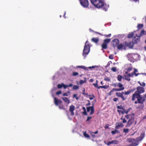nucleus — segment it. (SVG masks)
<instances>
[{"label":"nucleus","mask_w":146,"mask_h":146,"mask_svg":"<svg viewBox=\"0 0 146 146\" xmlns=\"http://www.w3.org/2000/svg\"><path fill=\"white\" fill-rule=\"evenodd\" d=\"M91 3L96 7L100 8L103 7V10L106 11L107 10V7L105 5L104 2L101 0H90Z\"/></svg>","instance_id":"f257e3e1"},{"label":"nucleus","mask_w":146,"mask_h":146,"mask_svg":"<svg viewBox=\"0 0 146 146\" xmlns=\"http://www.w3.org/2000/svg\"><path fill=\"white\" fill-rule=\"evenodd\" d=\"M137 91L133 94L132 96V100L133 101L135 100L136 98H138L141 96L140 94L145 92V89L143 87L138 86L136 88Z\"/></svg>","instance_id":"f03ea898"},{"label":"nucleus","mask_w":146,"mask_h":146,"mask_svg":"<svg viewBox=\"0 0 146 146\" xmlns=\"http://www.w3.org/2000/svg\"><path fill=\"white\" fill-rule=\"evenodd\" d=\"M88 42V41L87 40L86 42L83 50V55L84 56V55H85V56L88 54L90 51V45L89 44H87Z\"/></svg>","instance_id":"7ed1b4c3"},{"label":"nucleus","mask_w":146,"mask_h":146,"mask_svg":"<svg viewBox=\"0 0 146 146\" xmlns=\"http://www.w3.org/2000/svg\"><path fill=\"white\" fill-rule=\"evenodd\" d=\"M137 99V101H136L134 103L135 104H139L138 105L137 107L136 108L139 110H142L144 107V102L142 101L141 100L139 99L138 98H136Z\"/></svg>","instance_id":"20e7f679"},{"label":"nucleus","mask_w":146,"mask_h":146,"mask_svg":"<svg viewBox=\"0 0 146 146\" xmlns=\"http://www.w3.org/2000/svg\"><path fill=\"white\" fill-rule=\"evenodd\" d=\"M124 45V49L125 50L126 47H129V48H132L133 46V44H134L133 42L130 41L128 42L127 41H125L123 43Z\"/></svg>","instance_id":"39448f33"},{"label":"nucleus","mask_w":146,"mask_h":146,"mask_svg":"<svg viewBox=\"0 0 146 146\" xmlns=\"http://www.w3.org/2000/svg\"><path fill=\"white\" fill-rule=\"evenodd\" d=\"M81 5L84 7L86 8L89 5L88 0H79Z\"/></svg>","instance_id":"423d86ee"},{"label":"nucleus","mask_w":146,"mask_h":146,"mask_svg":"<svg viewBox=\"0 0 146 146\" xmlns=\"http://www.w3.org/2000/svg\"><path fill=\"white\" fill-rule=\"evenodd\" d=\"M136 55L134 54H129L127 55V57L129 60L131 62H133L134 59H136L135 57Z\"/></svg>","instance_id":"0eeeda50"},{"label":"nucleus","mask_w":146,"mask_h":146,"mask_svg":"<svg viewBox=\"0 0 146 146\" xmlns=\"http://www.w3.org/2000/svg\"><path fill=\"white\" fill-rule=\"evenodd\" d=\"M134 120V118L133 116L131 117L127 122L126 127H129L130 125L133 123Z\"/></svg>","instance_id":"6e6552de"},{"label":"nucleus","mask_w":146,"mask_h":146,"mask_svg":"<svg viewBox=\"0 0 146 146\" xmlns=\"http://www.w3.org/2000/svg\"><path fill=\"white\" fill-rule=\"evenodd\" d=\"M140 37L139 36H136L133 38L132 41L134 44H137L140 41Z\"/></svg>","instance_id":"1a4fd4ad"},{"label":"nucleus","mask_w":146,"mask_h":146,"mask_svg":"<svg viewBox=\"0 0 146 146\" xmlns=\"http://www.w3.org/2000/svg\"><path fill=\"white\" fill-rule=\"evenodd\" d=\"M119 43V40L117 39H114L112 41V44L113 47H115Z\"/></svg>","instance_id":"9d476101"},{"label":"nucleus","mask_w":146,"mask_h":146,"mask_svg":"<svg viewBox=\"0 0 146 146\" xmlns=\"http://www.w3.org/2000/svg\"><path fill=\"white\" fill-rule=\"evenodd\" d=\"M87 112H89L90 110L91 111V112L90 113L91 115H92L94 111V109L93 106H90L87 108Z\"/></svg>","instance_id":"9b49d317"},{"label":"nucleus","mask_w":146,"mask_h":146,"mask_svg":"<svg viewBox=\"0 0 146 146\" xmlns=\"http://www.w3.org/2000/svg\"><path fill=\"white\" fill-rule=\"evenodd\" d=\"M116 96L119 97L121 98L123 101L127 99V97H125L120 92H116L115 93Z\"/></svg>","instance_id":"f8f14e48"},{"label":"nucleus","mask_w":146,"mask_h":146,"mask_svg":"<svg viewBox=\"0 0 146 146\" xmlns=\"http://www.w3.org/2000/svg\"><path fill=\"white\" fill-rule=\"evenodd\" d=\"M145 135V133H141L140 135V136L137 137L136 138V140L137 141H141L144 138Z\"/></svg>","instance_id":"ddd939ff"},{"label":"nucleus","mask_w":146,"mask_h":146,"mask_svg":"<svg viewBox=\"0 0 146 146\" xmlns=\"http://www.w3.org/2000/svg\"><path fill=\"white\" fill-rule=\"evenodd\" d=\"M54 103L55 105L57 106L58 105V104H61L62 102V101L60 100H58L56 98L54 97Z\"/></svg>","instance_id":"4468645a"},{"label":"nucleus","mask_w":146,"mask_h":146,"mask_svg":"<svg viewBox=\"0 0 146 146\" xmlns=\"http://www.w3.org/2000/svg\"><path fill=\"white\" fill-rule=\"evenodd\" d=\"M75 107L73 105H71L69 108V111L71 112V114L72 115H73L74 114V111L75 110Z\"/></svg>","instance_id":"2eb2a0df"},{"label":"nucleus","mask_w":146,"mask_h":146,"mask_svg":"<svg viewBox=\"0 0 146 146\" xmlns=\"http://www.w3.org/2000/svg\"><path fill=\"white\" fill-rule=\"evenodd\" d=\"M135 90V88H133L131 89H130L128 90L126 92H125L124 93V94L126 95H128L130 93L133 92Z\"/></svg>","instance_id":"dca6fc26"},{"label":"nucleus","mask_w":146,"mask_h":146,"mask_svg":"<svg viewBox=\"0 0 146 146\" xmlns=\"http://www.w3.org/2000/svg\"><path fill=\"white\" fill-rule=\"evenodd\" d=\"M118 123H116V126L115 127V128L116 129H118L119 128H122L123 127L124 125L122 123H120L119 124L117 125Z\"/></svg>","instance_id":"f3484780"},{"label":"nucleus","mask_w":146,"mask_h":146,"mask_svg":"<svg viewBox=\"0 0 146 146\" xmlns=\"http://www.w3.org/2000/svg\"><path fill=\"white\" fill-rule=\"evenodd\" d=\"M141 100L142 101L145 102L146 100V94L143 95V96H141V95L138 98Z\"/></svg>","instance_id":"a211bd4d"},{"label":"nucleus","mask_w":146,"mask_h":146,"mask_svg":"<svg viewBox=\"0 0 146 146\" xmlns=\"http://www.w3.org/2000/svg\"><path fill=\"white\" fill-rule=\"evenodd\" d=\"M117 48L118 50H121L123 48L124 49V45L122 43L120 44L117 45Z\"/></svg>","instance_id":"6ab92c4d"},{"label":"nucleus","mask_w":146,"mask_h":146,"mask_svg":"<svg viewBox=\"0 0 146 146\" xmlns=\"http://www.w3.org/2000/svg\"><path fill=\"white\" fill-rule=\"evenodd\" d=\"M91 40L96 44L98 43L99 41V39L98 38H93Z\"/></svg>","instance_id":"aec40b11"},{"label":"nucleus","mask_w":146,"mask_h":146,"mask_svg":"<svg viewBox=\"0 0 146 146\" xmlns=\"http://www.w3.org/2000/svg\"><path fill=\"white\" fill-rule=\"evenodd\" d=\"M101 47L102 48V50L104 49H106L108 48L107 44L103 43L101 45Z\"/></svg>","instance_id":"412c9836"},{"label":"nucleus","mask_w":146,"mask_h":146,"mask_svg":"<svg viewBox=\"0 0 146 146\" xmlns=\"http://www.w3.org/2000/svg\"><path fill=\"white\" fill-rule=\"evenodd\" d=\"M139 141H137L136 140V141L134 143H133L132 144H130L129 146H137L139 144Z\"/></svg>","instance_id":"4be33fe9"},{"label":"nucleus","mask_w":146,"mask_h":146,"mask_svg":"<svg viewBox=\"0 0 146 146\" xmlns=\"http://www.w3.org/2000/svg\"><path fill=\"white\" fill-rule=\"evenodd\" d=\"M123 88H114L112 89V90H111V91H112V92H113L114 91H119L123 90Z\"/></svg>","instance_id":"5701e85b"},{"label":"nucleus","mask_w":146,"mask_h":146,"mask_svg":"<svg viewBox=\"0 0 146 146\" xmlns=\"http://www.w3.org/2000/svg\"><path fill=\"white\" fill-rule=\"evenodd\" d=\"M62 99L65 102L69 104L70 103V100L68 99L66 97H62Z\"/></svg>","instance_id":"b1692460"},{"label":"nucleus","mask_w":146,"mask_h":146,"mask_svg":"<svg viewBox=\"0 0 146 146\" xmlns=\"http://www.w3.org/2000/svg\"><path fill=\"white\" fill-rule=\"evenodd\" d=\"M76 68H82L84 70H88V68L84 66H77Z\"/></svg>","instance_id":"393cba45"},{"label":"nucleus","mask_w":146,"mask_h":146,"mask_svg":"<svg viewBox=\"0 0 146 146\" xmlns=\"http://www.w3.org/2000/svg\"><path fill=\"white\" fill-rule=\"evenodd\" d=\"M111 41L110 38L106 39L104 40V43L106 44H108Z\"/></svg>","instance_id":"a878e982"},{"label":"nucleus","mask_w":146,"mask_h":146,"mask_svg":"<svg viewBox=\"0 0 146 146\" xmlns=\"http://www.w3.org/2000/svg\"><path fill=\"white\" fill-rule=\"evenodd\" d=\"M123 85L120 82H119L118 83V87H119V88H123V90L124 89V88L123 86Z\"/></svg>","instance_id":"bb28decb"},{"label":"nucleus","mask_w":146,"mask_h":146,"mask_svg":"<svg viewBox=\"0 0 146 146\" xmlns=\"http://www.w3.org/2000/svg\"><path fill=\"white\" fill-rule=\"evenodd\" d=\"M138 72V71L137 69H136V68H134V71L133 72V73L134 74V75L135 76H137L139 75V73H136L137 72Z\"/></svg>","instance_id":"cd10ccee"},{"label":"nucleus","mask_w":146,"mask_h":146,"mask_svg":"<svg viewBox=\"0 0 146 146\" xmlns=\"http://www.w3.org/2000/svg\"><path fill=\"white\" fill-rule=\"evenodd\" d=\"M138 83L142 87H143L145 86V84L144 82L141 83L140 81H138Z\"/></svg>","instance_id":"c85d7f7f"},{"label":"nucleus","mask_w":146,"mask_h":146,"mask_svg":"<svg viewBox=\"0 0 146 146\" xmlns=\"http://www.w3.org/2000/svg\"><path fill=\"white\" fill-rule=\"evenodd\" d=\"M112 144H114L115 145L119 143V141L117 140H113L111 141Z\"/></svg>","instance_id":"c756f323"},{"label":"nucleus","mask_w":146,"mask_h":146,"mask_svg":"<svg viewBox=\"0 0 146 146\" xmlns=\"http://www.w3.org/2000/svg\"><path fill=\"white\" fill-rule=\"evenodd\" d=\"M143 27V25L142 24H138L137 26V28L138 29H140Z\"/></svg>","instance_id":"7c9ffc66"},{"label":"nucleus","mask_w":146,"mask_h":146,"mask_svg":"<svg viewBox=\"0 0 146 146\" xmlns=\"http://www.w3.org/2000/svg\"><path fill=\"white\" fill-rule=\"evenodd\" d=\"M117 133H119V131L116 129H115L114 130L112 131H111V133L113 135Z\"/></svg>","instance_id":"2f4dec72"},{"label":"nucleus","mask_w":146,"mask_h":146,"mask_svg":"<svg viewBox=\"0 0 146 146\" xmlns=\"http://www.w3.org/2000/svg\"><path fill=\"white\" fill-rule=\"evenodd\" d=\"M134 35L133 33H129L128 35V37L129 38H131L133 37Z\"/></svg>","instance_id":"473e14b6"},{"label":"nucleus","mask_w":146,"mask_h":146,"mask_svg":"<svg viewBox=\"0 0 146 146\" xmlns=\"http://www.w3.org/2000/svg\"><path fill=\"white\" fill-rule=\"evenodd\" d=\"M122 78L123 77L121 76L120 75H118L117 77L118 80L119 81H121Z\"/></svg>","instance_id":"72a5a7b5"},{"label":"nucleus","mask_w":146,"mask_h":146,"mask_svg":"<svg viewBox=\"0 0 146 146\" xmlns=\"http://www.w3.org/2000/svg\"><path fill=\"white\" fill-rule=\"evenodd\" d=\"M83 135H84V136L85 137L88 138H90V135L88 134L86 132H84V133Z\"/></svg>","instance_id":"f704fd0d"},{"label":"nucleus","mask_w":146,"mask_h":146,"mask_svg":"<svg viewBox=\"0 0 146 146\" xmlns=\"http://www.w3.org/2000/svg\"><path fill=\"white\" fill-rule=\"evenodd\" d=\"M104 143L106 145H107L108 146L110 145L111 144H112L111 141H109L108 142H106V141H104Z\"/></svg>","instance_id":"c9c22d12"},{"label":"nucleus","mask_w":146,"mask_h":146,"mask_svg":"<svg viewBox=\"0 0 146 146\" xmlns=\"http://www.w3.org/2000/svg\"><path fill=\"white\" fill-rule=\"evenodd\" d=\"M79 88L78 86L77 85H74L72 89L74 90H76Z\"/></svg>","instance_id":"e433bc0d"},{"label":"nucleus","mask_w":146,"mask_h":146,"mask_svg":"<svg viewBox=\"0 0 146 146\" xmlns=\"http://www.w3.org/2000/svg\"><path fill=\"white\" fill-rule=\"evenodd\" d=\"M144 30H142L140 32L139 36H142V35H144Z\"/></svg>","instance_id":"4c0bfd02"},{"label":"nucleus","mask_w":146,"mask_h":146,"mask_svg":"<svg viewBox=\"0 0 146 146\" xmlns=\"http://www.w3.org/2000/svg\"><path fill=\"white\" fill-rule=\"evenodd\" d=\"M86 80H80V81L79 82V83L80 84H82L86 82Z\"/></svg>","instance_id":"58836bf2"},{"label":"nucleus","mask_w":146,"mask_h":146,"mask_svg":"<svg viewBox=\"0 0 146 146\" xmlns=\"http://www.w3.org/2000/svg\"><path fill=\"white\" fill-rule=\"evenodd\" d=\"M62 83L61 84H59L57 85V87L58 88H62L63 87V84Z\"/></svg>","instance_id":"ea45409f"},{"label":"nucleus","mask_w":146,"mask_h":146,"mask_svg":"<svg viewBox=\"0 0 146 146\" xmlns=\"http://www.w3.org/2000/svg\"><path fill=\"white\" fill-rule=\"evenodd\" d=\"M129 130V129H123V132L125 133H128Z\"/></svg>","instance_id":"a19ab883"},{"label":"nucleus","mask_w":146,"mask_h":146,"mask_svg":"<svg viewBox=\"0 0 146 146\" xmlns=\"http://www.w3.org/2000/svg\"><path fill=\"white\" fill-rule=\"evenodd\" d=\"M129 77H128V76H125V80H127L128 81H129L131 79L129 78Z\"/></svg>","instance_id":"79ce46f5"},{"label":"nucleus","mask_w":146,"mask_h":146,"mask_svg":"<svg viewBox=\"0 0 146 146\" xmlns=\"http://www.w3.org/2000/svg\"><path fill=\"white\" fill-rule=\"evenodd\" d=\"M104 80L106 81H108V82L110 81V79L108 77H106L104 79Z\"/></svg>","instance_id":"37998d69"},{"label":"nucleus","mask_w":146,"mask_h":146,"mask_svg":"<svg viewBox=\"0 0 146 146\" xmlns=\"http://www.w3.org/2000/svg\"><path fill=\"white\" fill-rule=\"evenodd\" d=\"M79 74L77 72H73L72 75L74 76H77Z\"/></svg>","instance_id":"c03bdc74"},{"label":"nucleus","mask_w":146,"mask_h":146,"mask_svg":"<svg viewBox=\"0 0 146 146\" xmlns=\"http://www.w3.org/2000/svg\"><path fill=\"white\" fill-rule=\"evenodd\" d=\"M111 69L113 72H115L116 71V67H112L111 68Z\"/></svg>","instance_id":"a18cd8bd"},{"label":"nucleus","mask_w":146,"mask_h":146,"mask_svg":"<svg viewBox=\"0 0 146 146\" xmlns=\"http://www.w3.org/2000/svg\"><path fill=\"white\" fill-rule=\"evenodd\" d=\"M77 96V95L76 94H74L73 95V98H75L76 100H78L79 98Z\"/></svg>","instance_id":"49530a36"},{"label":"nucleus","mask_w":146,"mask_h":146,"mask_svg":"<svg viewBox=\"0 0 146 146\" xmlns=\"http://www.w3.org/2000/svg\"><path fill=\"white\" fill-rule=\"evenodd\" d=\"M111 35V34H109L108 35H104V36L106 37H110Z\"/></svg>","instance_id":"de8ad7c7"},{"label":"nucleus","mask_w":146,"mask_h":146,"mask_svg":"<svg viewBox=\"0 0 146 146\" xmlns=\"http://www.w3.org/2000/svg\"><path fill=\"white\" fill-rule=\"evenodd\" d=\"M93 85L95 87L97 88H98V84L97 80H96V84H94V83L93 84Z\"/></svg>","instance_id":"09e8293b"},{"label":"nucleus","mask_w":146,"mask_h":146,"mask_svg":"<svg viewBox=\"0 0 146 146\" xmlns=\"http://www.w3.org/2000/svg\"><path fill=\"white\" fill-rule=\"evenodd\" d=\"M102 87H103L102 88H104V89H106L108 88L109 87V85H105V86H103Z\"/></svg>","instance_id":"8fccbe9b"},{"label":"nucleus","mask_w":146,"mask_h":146,"mask_svg":"<svg viewBox=\"0 0 146 146\" xmlns=\"http://www.w3.org/2000/svg\"><path fill=\"white\" fill-rule=\"evenodd\" d=\"M109 58L111 59H113L114 58V57L113 56V55L112 54H110L109 56Z\"/></svg>","instance_id":"3c124183"},{"label":"nucleus","mask_w":146,"mask_h":146,"mask_svg":"<svg viewBox=\"0 0 146 146\" xmlns=\"http://www.w3.org/2000/svg\"><path fill=\"white\" fill-rule=\"evenodd\" d=\"M118 100V98H114L113 99V100L115 102H116Z\"/></svg>","instance_id":"603ef678"},{"label":"nucleus","mask_w":146,"mask_h":146,"mask_svg":"<svg viewBox=\"0 0 146 146\" xmlns=\"http://www.w3.org/2000/svg\"><path fill=\"white\" fill-rule=\"evenodd\" d=\"M121 119L122 120V122L123 123H125L126 122V120L125 118H121Z\"/></svg>","instance_id":"864d4df0"},{"label":"nucleus","mask_w":146,"mask_h":146,"mask_svg":"<svg viewBox=\"0 0 146 146\" xmlns=\"http://www.w3.org/2000/svg\"><path fill=\"white\" fill-rule=\"evenodd\" d=\"M95 97L93 95V94H92V97H90L89 98V99L91 100H92L93 99L95 98Z\"/></svg>","instance_id":"5fc2aeb1"},{"label":"nucleus","mask_w":146,"mask_h":146,"mask_svg":"<svg viewBox=\"0 0 146 146\" xmlns=\"http://www.w3.org/2000/svg\"><path fill=\"white\" fill-rule=\"evenodd\" d=\"M132 68L131 67H129L127 69V71L128 72H130L132 70Z\"/></svg>","instance_id":"6e6d98bb"},{"label":"nucleus","mask_w":146,"mask_h":146,"mask_svg":"<svg viewBox=\"0 0 146 146\" xmlns=\"http://www.w3.org/2000/svg\"><path fill=\"white\" fill-rule=\"evenodd\" d=\"M92 117H89L88 116L87 117V119L86 120V121H89L92 118Z\"/></svg>","instance_id":"4d7b16f0"},{"label":"nucleus","mask_w":146,"mask_h":146,"mask_svg":"<svg viewBox=\"0 0 146 146\" xmlns=\"http://www.w3.org/2000/svg\"><path fill=\"white\" fill-rule=\"evenodd\" d=\"M98 67L97 66H90L88 67V68H94L96 67Z\"/></svg>","instance_id":"13d9d810"},{"label":"nucleus","mask_w":146,"mask_h":146,"mask_svg":"<svg viewBox=\"0 0 146 146\" xmlns=\"http://www.w3.org/2000/svg\"><path fill=\"white\" fill-rule=\"evenodd\" d=\"M123 110L121 109V110H117V111H118L119 112H121L122 114H124V112H123Z\"/></svg>","instance_id":"bf43d9fd"},{"label":"nucleus","mask_w":146,"mask_h":146,"mask_svg":"<svg viewBox=\"0 0 146 146\" xmlns=\"http://www.w3.org/2000/svg\"><path fill=\"white\" fill-rule=\"evenodd\" d=\"M62 93V92L61 91H59L56 92V94L57 95H58Z\"/></svg>","instance_id":"052dcab7"},{"label":"nucleus","mask_w":146,"mask_h":146,"mask_svg":"<svg viewBox=\"0 0 146 146\" xmlns=\"http://www.w3.org/2000/svg\"><path fill=\"white\" fill-rule=\"evenodd\" d=\"M125 117L127 119H128L130 117V115H125Z\"/></svg>","instance_id":"680f3d73"},{"label":"nucleus","mask_w":146,"mask_h":146,"mask_svg":"<svg viewBox=\"0 0 146 146\" xmlns=\"http://www.w3.org/2000/svg\"><path fill=\"white\" fill-rule=\"evenodd\" d=\"M62 84H63V87L65 89H66L67 87H68L67 86V85H65L64 83H62Z\"/></svg>","instance_id":"e2e57ef3"},{"label":"nucleus","mask_w":146,"mask_h":146,"mask_svg":"<svg viewBox=\"0 0 146 146\" xmlns=\"http://www.w3.org/2000/svg\"><path fill=\"white\" fill-rule=\"evenodd\" d=\"M59 108L60 109H64V107L62 105L61 106H59Z\"/></svg>","instance_id":"0e129e2a"},{"label":"nucleus","mask_w":146,"mask_h":146,"mask_svg":"<svg viewBox=\"0 0 146 146\" xmlns=\"http://www.w3.org/2000/svg\"><path fill=\"white\" fill-rule=\"evenodd\" d=\"M113 85L115 88L117 87H118V83H115L113 84Z\"/></svg>","instance_id":"69168bd1"},{"label":"nucleus","mask_w":146,"mask_h":146,"mask_svg":"<svg viewBox=\"0 0 146 146\" xmlns=\"http://www.w3.org/2000/svg\"><path fill=\"white\" fill-rule=\"evenodd\" d=\"M91 135L92 136L93 138H94L95 137V135L93 133H92V132L91 133Z\"/></svg>","instance_id":"338daca9"},{"label":"nucleus","mask_w":146,"mask_h":146,"mask_svg":"<svg viewBox=\"0 0 146 146\" xmlns=\"http://www.w3.org/2000/svg\"><path fill=\"white\" fill-rule=\"evenodd\" d=\"M83 114L84 115H87V113H86V110L82 112Z\"/></svg>","instance_id":"774afa93"}]
</instances>
